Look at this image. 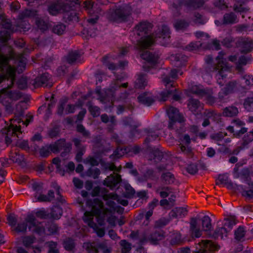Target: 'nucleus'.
<instances>
[{
  "label": "nucleus",
  "instance_id": "obj_2",
  "mask_svg": "<svg viewBox=\"0 0 253 253\" xmlns=\"http://www.w3.org/2000/svg\"><path fill=\"white\" fill-rule=\"evenodd\" d=\"M159 32L161 33H156V36L152 35L142 38L138 42L140 56L146 61L143 68L146 71L149 70L150 68L157 66V64L160 63L159 56L158 54H152L143 50L152 46L157 41L163 45H166L169 42L170 36L169 28L166 26H163Z\"/></svg>",
  "mask_w": 253,
  "mask_h": 253
},
{
  "label": "nucleus",
  "instance_id": "obj_35",
  "mask_svg": "<svg viewBox=\"0 0 253 253\" xmlns=\"http://www.w3.org/2000/svg\"><path fill=\"white\" fill-rule=\"evenodd\" d=\"M17 61H18V67L16 69V71L18 73H20L22 72L25 69L26 65V58L23 55L20 54L17 57Z\"/></svg>",
  "mask_w": 253,
  "mask_h": 253
},
{
  "label": "nucleus",
  "instance_id": "obj_36",
  "mask_svg": "<svg viewBox=\"0 0 253 253\" xmlns=\"http://www.w3.org/2000/svg\"><path fill=\"white\" fill-rule=\"evenodd\" d=\"M35 197L37 198L39 201L41 202H49L51 201L54 198V193L49 191L47 195H36Z\"/></svg>",
  "mask_w": 253,
  "mask_h": 253
},
{
  "label": "nucleus",
  "instance_id": "obj_23",
  "mask_svg": "<svg viewBox=\"0 0 253 253\" xmlns=\"http://www.w3.org/2000/svg\"><path fill=\"white\" fill-rule=\"evenodd\" d=\"M120 175L118 174L111 175L104 180V184L111 189H113L120 182Z\"/></svg>",
  "mask_w": 253,
  "mask_h": 253
},
{
  "label": "nucleus",
  "instance_id": "obj_31",
  "mask_svg": "<svg viewBox=\"0 0 253 253\" xmlns=\"http://www.w3.org/2000/svg\"><path fill=\"white\" fill-rule=\"evenodd\" d=\"M152 27L151 24L147 22L140 23L136 27V30L138 32V35H140L141 33H146Z\"/></svg>",
  "mask_w": 253,
  "mask_h": 253
},
{
  "label": "nucleus",
  "instance_id": "obj_24",
  "mask_svg": "<svg viewBox=\"0 0 253 253\" xmlns=\"http://www.w3.org/2000/svg\"><path fill=\"white\" fill-rule=\"evenodd\" d=\"M226 135L225 133L219 132L212 135L211 138L218 145H224L231 141L229 138L224 139Z\"/></svg>",
  "mask_w": 253,
  "mask_h": 253
},
{
  "label": "nucleus",
  "instance_id": "obj_62",
  "mask_svg": "<svg viewBox=\"0 0 253 253\" xmlns=\"http://www.w3.org/2000/svg\"><path fill=\"white\" fill-rule=\"evenodd\" d=\"M109 57L108 56L104 57L103 58V63L108 67V69L111 70H115L116 69V66L113 64H108L107 61L109 60Z\"/></svg>",
  "mask_w": 253,
  "mask_h": 253
},
{
  "label": "nucleus",
  "instance_id": "obj_56",
  "mask_svg": "<svg viewBox=\"0 0 253 253\" xmlns=\"http://www.w3.org/2000/svg\"><path fill=\"white\" fill-rule=\"evenodd\" d=\"M79 58V55L76 52L70 53L68 55V61L69 63H72L76 61Z\"/></svg>",
  "mask_w": 253,
  "mask_h": 253
},
{
  "label": "nucleus",
  "instance_id": "obj_8",
  "mask_svg": "<svg viewBox=\"0 0 253 253\" xmlns=\"http://www.w3.org/2000/svg\"><path fill=\"white\" fill-rule=\"evenodd\" d=\"M8 57L0 54V69L4 71L5 69V73L3 76L0 75V83L7 78L10 79V84L8 85V87L12 86L15 80L16 70L14 68L8 65Z\"/></svg>",
  "mask_w": 253,
  "mask_h": 253
},
{
  "label": "nucleus",
  "instance_id": "obj_22",
  "mask_svg": "<svg viewBox=\"0 0 253 253\" xmlns=\"http://www.w3.org/2000/svg\"><path fill=\"white\" fill-rule=\"evenodd\" d=\"M239 85L236 81L230 82L219 93V98L222 100L224 96L231 92L234 89L237 87Z\"/></svg>",
  "mask_w": 253,
  "mask_h": 253
},
{
  "label": "nucleus",
  "instance_id": "obj_54",
  "mask_svg": "<svg viewBox=\"0 0 253 253\" xmlns=\"http://www.w3.org/2000/svg\"><path fill=\"white\" fill-rule=\"evenodd\" d=\"M8 224L11 226L12 229L16 226V218L14 215L10 214L7 217Z\"/></svg>",
  "mask_w": 253,
  "mask_h": 253
},
{
  "label": "nucleus",
  "instance_id": "obj_38",
  "mask_svg": "<svg viewBox=\"0 0 253 253\" xmlns=\"http://www.w3.org/2000/svg\"><path fill=\"white\" fill-rule=\"evenodd\" d=\"M224 23L232 24L237 22V16L233 13L226 14L224 16Z\"/></svg>",
  "mask_w": 253,
  "mask_h": 253
},
{
  "label": "nucleus",
  "instance_id": "obj_41",
  "mask_svg": "<svg viewBox=\"0 0 253 253\" xmlns=\"http://www.w3.org/2000/svg\"><path fill=\"white\" fill-rule=\"evenodd\" d=\"M162 178L167 184H170L174 182V177L173 174L170 172L164 173L162 176Z\"/></svg>",
  "mask_w": 253,
  "mask_h": 253
},
{
  "label": "nucleus",
  "instance_id": "obj_30",
  "mask_svg": "<svg viewBox=\"0 0 253 253\" xmlns=\"http://www.w3.org/2000/svg\"><path fill=\"white\" fill-rule=\"evenodd\" d=\"M239 113L238 109L235 106H229L225 108L223 111L222 115L225 117H232L236 116Z\"/></svg>",
  "mask_w": 253,
  "mask_h": 253
},
{
  "label": "nucleus",
  "instance_id": "obj_48",
  "mask_svg": "<svg viewBox=\"0 0 253 253\" xmlns=\"http://www.w3.org/2000/svg\"><path fill=\"white\" fill-rule=\"evenodd\" d=\"M62 210L58 207H55L52 211L51 216L54 219H58L61 215Z\"/></svg>",
  "mask_w": 253,
  "mask_h": 253
},
{
  "label": "nucleus",
  "instance_id": "obj_19",
  "mask_svg": "<svg viewBox=\"0 0 253 253\" xmlns=\"http://www.w3.org/2000/svg\"><path fill=\"white\" fill-rule=\"evenodd\" d=\"M84 7L88 10V14L92 17L87 19L88 22L92 24L96 23L98 20V16L96 14H95V7L93 6V2L90 0L85 1L84 2Z\"/></svg>",
  "mask_w": 253,
  "mask_h": 253
},
{
  "label": "nucleus",
  "instance_id": "obj_5",
  "mask_svg": "<svg viewBox=\"0 0 253 253\" xmlns=\"http://www.w3.org/2000/svg\"><path fill=\"white\" fill-rule=\"evenodd\" d=\"M47 214L43 209L37 211L33 213L27 215L26 220L29 224V229L30 231L35 232L39 234H42L44 232L45 229L41 223H38L36 217L40 218H45Z\"/></svg>",
  "mask_w": 253,
  "mask_h": 253
},
{
  "label": "nucleus",
  "instance_id": "obj_64",
  "mask_svg": "<svg viewBox=\"0 0 253 253\" xmlns=\"http://www.w3.org/2000/svg\"><path fill=\"white\" fill-rule=\"evenodd\" d=\"M13 253H29L24 248L21 247H16L13 250Z\"/></svg>",
  "mask_w": 253,
  "mask_h": 253
},
{
  "label": "nucleus",
  "instance_id": "obj_45",
  "mask_svg": "<svg viewBox=\"0 0 253 253\" xmlns=\"http://www.w3.org/2000/svg\"><path fill=\"white\" fill-rule=\"evenodd\" d=\"M188 25V23L187 22L182 20L176 21L174 24V26L177 30H183L187 27Z\"/></svg>",
  "mask_w": 253,
  "mask_h": 253
},
{
  "label": "nucleus",
  "instance_id": "obj_49",
  "mask_svg": "<svg viewBox=\"0 0 253 253\" xmlns=\"http://www.w3.org/2000/svg\"><path fill=\"white\" fill-rule=\"evenodd\" d=\"M65 30V26L63 24H58L54 27L53 31L54 33L61 35Z\"/></svg>",
  "mask_w": 253,
  "mask_h": 253
},
{
  "label": "nucleus",
  "instance_id": "obj_13",
  "mask_svg": "<svg viewBox=\"0 0 253 253\" xmlns=\"http://www.w3.org/2000/svg\"><path fill=\"white\" fill-rule=\"evenodd\" d=\"M219 249L216 244L210 240H203L196 245L195 253H210Z\"/></svg>",
  "mask_w": 253,
  "mask_h": 253
},
{
  "label": "nucleus",
  "instance_id": "obj_25",
  "mask_svg": "<svg viewBox=\"0 0 253 253\" xmlns=\"http://www.w3.org/2000/svg\"><path fill=\"white\" fill-rule=\"evenodd\" d=\"M188 107L189 110L195 114H198L201 112L203 106L200 102L196 100L191 99L188 103Z\"/></svg>",
  "mask_w": 253,
  "mask_h": 253
},
{
  "label": "nucleus",
  "instance_id": "obj_51",
  "mask_svg": "<svg viewBox=\"0 0 253 253\" xmlns=\"http://www.w3.org/2000/svg\"><path fill=\"white\" fill-rule=\"evenodd\" d=\"M64 246L66 250L70 251L74 247V243L71 239H68L64 242Z\"/></svg>",
  "mask_w": 253,
  "mask_h": 253
},
{
  "label": "nucleus",
  "instance_id": "obj_52",
  "mask_svg": "<svg viewBox=\"0 0 253 253\" xmlns=\"http://www.w3.org/2000/svg\"><path fill=\"white\" fill-rule=\"evenodd\" d=\"M87 173L88 175L92 176L94 178H96L99 175L100 170L97 168H92L88 170Z\"/></svg>",
  "mask_w": 253,
  "mask_h": 253
},
{
  "label": "nucleus",
  "instance_id": "obj_28",
  "mask_svg": "<svg viewBox=\"0 0 253 253\" xmlns=\"http://www.w3.org/2000/svg\"><path fill=\"white\" fill-rule=\"evenodd\" d=\"M187 214V211L183 208H176L173 209L169 213L171 218H181Z\"/></svg>",
  "mask_w": 253,
  "mask_h": 253
},
{
  "label": "nucleus",
  "instance_id": "obj_43",
  "mask_svg": "<svg viewBox=\"0 0 253 253\" xmlns=\"http://www.w3.org/2000/svg\"><path fill=\"white\" fill-rule=\"evenodd\" d=\"M245 230L244 227H240L235 231V236L237 240H242L245 235Z\"/></svg>",
  "mask_w": 253,
  "mask_h": 253
},
{
  "label": "nucleus",
  "instance_id": "obj_61",
  "mask_svg": "<svg viewBox=\"0 0 253 253\" xmlns=\"http://www.w3.org/2000/svg\"><path fill=\"white\" fill-rule=\"evenodd\" d=\"M125 189L127 191L125 195L126 197H130L134 194V189L129 184H126L125 185Z\"/></svg>",
  "mask_w": 253,
  "mask_h": 253
},
{
  "label": "nucleus",
  "instance_id": "obj_46",
  "mask_svg": "<svg viewBox=\"0 0 253 253\" xmlns=\"http://www.w3.org/2000/svg\"><path fill=\"white\" fill-rule=\"evenodd\" d=\"M245 109L248 111H253V98H247L244 104Z\"/></svg>",
  "mask_w": 253,
  "mask_h": 253
},
{
  "label": "nucleus",
  "instance_id": "obj_57",
  "mask_svg": "<svg viewBox=\"0 0 253 253\" xmlns=\"http://www.w3.org/2000/svg\"><path fill=\"white\" fill-rule=\"evenodd\" d=\"M35 238L32 237H25L23 239V243L26 247L30 246L34 241Z\"/></svg>",
  "mask_w": 253,
  "mask_h": 253
},
{
  "label": "nucleus",
  "instance_id": "obj_50",
  "mask_svg": "<svg viewBox=\"0 0 253 253\" xmlns=\"http://www.w3.org/2000/svg\"><path fill=\"white\" fill-rule=\"evenodd\" d=\"M243 81L244 82L245 84L247 86H250L253 85V77L251 75H246L243 79Z\"/></svg>",
  "mask_w": 253,
  "mask_h": 253
},
{
  "label": "nucleus",
  "instance_id": "obj_53",
  "mask_svg": "<svg viewBox=\"0 0 253 253\" xmlns=\"http://www.w3.org/2000/svg\"><path fill=\"white\" fill-rule=\"evenodd\" d=\"M9 37V33L7 31H3L0 32V41L5 42Z\"/></svg>",
  "mask_w": 253,
  "mask_h": 253
},
{
  "label": "nucleus",
  "instance_id": "obj_26",
  "mask_svg": "<svg viewBox=\"0 0 253 253\" xmlns=\"http://www.w3.org/2000/svg\"><path fill=\"white\" fill-rule=\"evenodd\" d=\"M138 101L146 105L149 106L154 101V99L150 92H144L138 96Z\"/></svg>",
  "mask_w": 253,
  "mask_h": 253
},
{
  "label": "nucleus",
  "instance_id": "obj_9",
  "mask_svg": "<svg viewBox=\"0 0 253 253\" xmlns=\"http://www.w3.org/2000/svg\"><path fill=\"white\" fill-rule=\"evenodd\" d=\"M20 123L21 119H19L10 120V125L1 130L2 133L5 135V140L7 145L10 144L12 141L11 136L18 137V135L21 133L20 127L17 126Z\"/></svg>",
  "mask_w": 253,
  "mask_h": 253
},
{
  "label": "nucleus",
  "instance_id": "obj_4",
  "mask_svg": "<svg viewBox=\"0 0 253 253\" xmlns=\"http://www.w3.org/2000/svg\"><path fill=\"white\" fill-rule=\"evenodd\" d=\"M182 72L180 70L174 69L171 70L170 77H165L163 78V81L165 83L167 88L169 86L170 84V89L166 91H163L161 93V99L163 101H166L169 97H172L175 100H178L180 98V95L177 93V89L173 86V84H171L172 80L176 79L179 75H181Z\"/></svg>",
  "mask_w": 253,
  "mask_h": 253
},
{
  "label": "nucleus",
  "instance_id": "obj_55",
  "mask_svg": "<svg viewBox=\"0 0 253 253\" xmlns=\"http://www.w3.org/2000/svg\"><path fill=\"white\" fill-rule=\"evenodd\" d=\"M89 111L93 117L98 116L100 112L99 108L97 106H91L89 108Z\"/></svg>",
  "mask_w": 253,
  "mask_h": 253
},
{
  "label": "nucleus",
  "instance_id": "obj_10",
  "mask_svg": "<svg viewBox=\"0 0 253 253\" xmlns=\"http://www.w3.org/2000/svg\"><path fill=\"white\" fill-rule=\"evenodd\" d=\"M53 164L55 166L57 172L64 176L66 173H70L75 169V166L73 162L67 160H61L58 158H55L52 160Z\"/></svg>",
  "mask_w": 253,
  "mask_h": 253
},
{
  "label": "nucleus",
  "instance_id": "obj_39",
  "mask_svg": "<svg viewBox=\"0 0 253 253\" xmlns=\"http://www.w3.org/2000/svg\"><path fill=\"white\" fill-rule=\"evenodd\" d=\"M190 140H191V139H190L189 135H185L183 136V139L181 140L182 143L181 144V146L180 147L181 150L182 152L186 151L187 152H190V150L189 148L186 147L185 146L183 145L184 144H185V145L189 144L190 142Z\"/></svg>",
  "mask_w": 253,
  "mask_h": 253
},
{
  "label": "nucleus",
  "instance_id": "obj_6",
  "mask_svg": "<svg viewBox=\"0 0 253 253\" xmlns=\"http://www.w3.org/2000/svg\"><path fill=\"white\" fill-rule=\"evenodd\" d=\"M236 223V219L233 216L224 219L221 224L218 222V227L214 231L213 237L215 238L224 239L227 236L228 233Z\"/></svg>",
  "mask_w": 253,
  "mask_h": 253
},
{
  "label": "nucleus",
  "instance_id": "obj_3",
  "mask_svg": "<svg viewBox=\"0 0 253 253\" xmlns=\"http://www.w3.org/2000/svg\"><path fill=\"white\" fill-rule=\"evenodd\" d=\"M216 64L214 70L216 72L215 77L217 83L222 85L227 80L228 75L231 73V66H230L224 58V54L220 52L216 58Z\"/></svg>",
  "mask_w": 253,
  "mask_h": 253
},
{
  "label": "nucleus",
  "instance_id": "obj_20",
  "mask_svg": "<svg viewBox=\"0 0 253 253\" xmlns=\"http://www.w3.org/2000/svg\"><path fill=\"white\" fill-rule=\"evenodd\" d=\"M218 180L221 183L225 184L227 188L229 189L236 191L240 190V189H242V187L241 185H238L233 183L231 181L229 180L228 176L227 174L219 175L218 176Z\"/></svg>",
  "mask_w": 253,
  "mask_h": 253
},
{
  "label": "nucleus",
  "instance_id": "obj_37",
  "mask_svg": "<svg viewBox=\"0 0 253 253\" xmlns=\"http://www.w3.org/2000/svg\"><path fill=\"white\" fill-rule=\"evenodd\" d=\"M75 107L71 105H67L65 106L64 103H61L59 108V112L62 113L64 111L65 113H70L74 112Z\"/></svg>",
  "mask_w": 253,
  "mask_h": 253
},
{
  "label": "nucleus",
  "instance_id": "obj_59",
  "mask_svg": "<svg viewBox=\"0 0 253 253\" xmlns=\"http://www.w3.org/2000/svg\"><path fill=\"white\" fill-rule=\"evenodd\" d=\"M49 248V253H57L58 250L56 248V244L55 242H51L48 243Z\"/></svg>",
  "mask_w": 253,
  "mask_h": 253
},
{
  "label": "nucleus",
  "instance_id": "obj_58",
  "mask_svg": "<svg viewBox=\"0 0 253 253\" xmlns=\"http://www.w3.org/2000/svg\"><path fill=\"white\" fill-rule=\"evenodd\" d=\"M28 80L26 78H22L18 82V87L21 89H24L27 87Z\"/></svg>",
  "mask_w": 253,
  "mask_h": 253
},
{
  "label": "nucleus",
  "instance_id": "obj_40",
  "mask_svg": "<svg viewBox=\"0 0 253 253\" xmlns=\"http://www.w3.org/2000/svg\"><path fill=\"white\" fill-rule=\"evenodd\" d=\"M28 225L29 227V224L27 222V220H26V223L22 222L18 223L17 225H16V226L13 228V230H15L17 232H25L26 230L27 227Z\"/></svg>",
  "mask_w": 253,
  "mask_h": 253
},
{
  "label": "nucleus",
  "instance_id": "obj_7",
  "mask_svg": "<svg viewBox=\"0 0 253 253\" xmlns=\"http://www.w3.org/2000/svg\"><path fill=\"white\" fill-rule=\"evenodd\" d=\"M211 228V219L207 215L204 216L201 220V225H198L195 219L191 221L190 229L193 236L199 238L202 235V231H209Z\"/></svg>",
  "mask_w": 253,
  "mask_h": 253
},
{
  "label": "nucleus",
  "instance_id": "obj_34",
  "mask_svg": "<svg viewBox=\"0 0 253 253\" xmlns=\"http://www.w3.org/2000/svg\"><path fill=\"white\" fill-rule=\"evenodd\" d=\"M252 140H253V129L252 132L247 136H245L240 143L238 144V147L240 149L245 148Z\"/></svg>",
  "mask_w": 253,
  "mask_h": 253
},
{
  "label": "nucleus",
  "instance_id": "obj_17",
  "mask_svg": "<svg viewBox=\"0 0 253 253\" xmlns=\"http://www.w3.org/2000/svg\"><path fill=\"white\" fill-rule=\"evenodd\" d=\"M83 247L85 249L88 253H97L98 249H100L103 253H110L111 249L106 246L105 243L99 244L97 248V245L95 243H85L84 244Z\"/></svg>",
  "mask_w": 253,
  "mask_h": 253
},
{
  "label": "nucleus",
  "instance_id": "obj_29",
  "mask_svg": "<svg viewBox=\"0 0 253 253\" xmlns=\"http://www.w3.org/2000/svg\"><path fill=\"white\" fill-rule=\"evenodd\" d=\"M240 46L242 48V52H248L253 48V42L250 39H244L241 41Z\"/></svg>",
  "mask_w": 253,
  "mask_h": 253
},
{
  "label": "nucleus",
  "instance_id": "obj_21",
  "mask_svg": "<svg viewBox=\"0 0 253 253\" xmlns=\"http://www.w3.org/2000/svg\"><path fill=\"white\" fill-rule=\"evenodd\" d=\"M50 76L48 73H44L40 77L37 78L34 84L35 87L51 86L49 82Z\"/></svg>",
  "mask_w": 253,
  "mask_h": 253
},
{
  "label": "nucleus",
  "instance_id": "obj_33",
  "mask_svg": "<svg viewBox=\"0 0 253 253\" xmlns=\"http://www.w3.org/2000/svg\"><path fill=\"white\" fill-rule=\"evenodd\" d=\"M147 79L145 75L140 74L138 75V77L135 81V87L137 88H142L147 85Z\"/></svg>",
  "mask_w": 253,
  "mask_h": 253
},
{
  "label": "nucleus",
  "instance_id": "obj_47",
  "mask_svg": "<svg viewBox=\"0 0 253 253\" xmlns=\"http://www.w3.org/2000/svg\"><path fill=\"white\" fill-rule=\"evenodd\" d=\"M162 236L158 233H155L153 235L149 237L147 240L150 241L153 244H156L158 241L161 240Z\"/></svg>",
  "mask_w": 253,
  "mask_h": 253
},
{
  "label": "nucleus",
  "instance_id": "obj_16",
  "mask_svg": "<svg viewBox=\"0 0 253 253\" xmlns=\"http://www.w3.org/2000/svg\"><path fill=\"white\" fill-rule=\"evenodd\" d=\"M168 115L169 119V127L172 128L174 123H181L183 121V116L179 113L178 110L173 107H169L167 110Z\"/></svg>",
  "mask_w": 253,
  "mask_h": 253
},
{
  "label": "nucleus",
  "instance_id": "obj_15",
  "mask_svg": "<svg viewBox=\"0 0 253 253\" xmlns=\"http://www.w3.org/2000/svg\"><path fill=\"white\" fill-rule=\"evenodd\" d=\"M65 145V142L64 140L61 139L58 140L53 144L42 148L40 151V154L43 157H45L48 155L50 152L57 153L59 152Z\"/></svg>",
  "mask_w": 253,
  "mask_h": 253
},
{
  "label": "nucleus",
  "instance_id": "obj_44",
  "mask_svg": "<svg viewBox=\"0 0 253 253\" xmlns=\"http://www.w3.org/2000/svg\"><path fill=\"white\" fill-rule=\"evenodd\" d=\"M122 247V253H130L131 250L130 244L125 240H122L120 242Z\"/></svg>",
  "mask_w": 253,
  "mask_h": 253
},
{
  "label": "nucleus",
  "instance_id": "obj_27",
  "mask_svg": "<svg viewBox=\"0 0 253 253\" xmlns=\"http://www.w3.org/2000/svg\"><path fill=\"white\" fill-rule=\"evenodd\" d=\"M229 60L234 63L237 65V69L240 70V66L246 65L247 60L244 56L239 57L237 55H231L229 57Z\"/></svg>",
  "mask_w": 253,
  "mask_h": 253
},
{
  "label": "nucleus",
  "instance_id": "obj_60",
  "mask_svg": "<svg viewBox=\"0 0 253 253\" xmlns=\"http://www.w3.org/2000/svg\"><path fill=\"white\" fill-rule=\"evenodd\" d=\"M84 163L91 166H96L99 163L98 161L96 159L92 157H90L86 159L84 161Z\"/></svg>",
  "mask_w": 253,
  "mask_h": 253
},
{
  "label": "nucleus",
  "instance_id": "obj_11",
  "mask_svg": "<svg viewBox=\"0 0 253 253\" xmlns=\"http://www.w3.org/2000/svg\"><path fill=\"white\" fill-rule=\"evenodd\" d=\"M131 8L129 5H125L115 10H111L109 15L111 21L120 22L126 21L130 14Z\"/></svg>",
  "mask_w": 253,
  "mask_h": 253
},
{
  "label": "nucleus",
  "instance_id": "obj_32",
  "mask_svg": "<svg viewBox=\"0 0 253 253\" xmlns=\"http://www.w3.org/2000/svg\"><path fill=\"white\" fill-rule=\"evenodd\" d=\"M48 11L51 14L55 15L59 13L64 12V9L60 4H54L49 7Z\"/></svg>",
  "mask_w": 253,
  "mask_h": 253
},
{
  "label": "nucleus",
  "instance_id": "obj_1",
  "mask_svg": "<svg viewBox=\"0 0 253 253\" xmlns=\"http://www.w3.org/2000/svg\"><path fill=\"white\" fill-rule=\"evenodd\" d=\"M103 199L106 201V204L107 208L104 207L103 203L100 200L97 198L94 199L91 204L87 202V205L91 207V211H85L83 218L84 221L89 227L92 228L99 237L103 236L105 231L104 229L98 228L96 224L94 222V216H95L96 220L100 225L104 224L106 221L111 226H115L117 223L121 226L125 223L124 219L122 217L118 218L116 215V213H121L123 209L117 206L115 201L118 204H120L124 206H127L128 204L126 200H121L117 195L113 193L104 195Z\"/></svg>",
  "mask_w": 253,
  "mask_h": 253
},
{
  "label": "nucleus",
  "instance_id": "obj_12",
  "mask_svg": "<svg viewBox=\"0 0 253 253\" xmlns=\"http://www.w3.org/2000/svg\"><path fill=\"white\" fill-rule=\"evenodd\" d=\"M19 95L16 92L9 91L7 88L0 90V103H2L8 111H11L13 100H17Z\"/></svg>",
  "mask_w": 253,
  "mask_h": 253
},
{
  "label": "nucleus",
  "instance_id": "obj_63",
  "mask_svg": "<svg viewBox=\"0 0 253 253\" xmlns=\"http://www.w3.org/2000/svg\"><path fill=\"white\" fill-rule=\"evenodd\" d=\"M201 46V44L199 42H191L187 47L189 50H195Z\"/></svg>",
  "mask_w": 253,
  "mask_h": 253
},
{
  "label": "nucleus",
  "instance_id": "obj_18",
  "mask_svg": "<svg viewBox=\"0 0 253 253\" xmlns=\"http://www.w3.org/2000/svg\"><path fill=\"white\" fill-rule=\"evenodd\" d=\"M127 85V83L121 84L120 81L117 80L114 82V84L111 86V88L107 89L105 91V95L104 96L101 97V101L104 102L106 100L111 101L112 103V97L113 96V91L116 89V88H120L123 87L126 88Z\"/></svg>",
  "mask_w": 253,
  "mask_h": 253
},
{
  "label": "nucleus",
  "instance_id": "obj_14",
  "mask_svg": "<svg viewBox=\"0 0 253 253\" xmlns=\"http://www.w3.org/2000/svg\"><path fill=\"white\" fill-rule=\"evenodd\" d=\"M189 89L190 92L204 97L209 104L212 105L214 103V98L213 97L210 92H207L204 89L202 85H194L189 87Z\"/></svg>",
  "mask_w": 253,
  "mask_h": 253
},
{
  "label": "nucleus",
  "instance_id": "obj_42",
  "mask_svg": "<svg viewBox=\"0 0 253 253\" xmlns=\"http://www.w3.org/2000/svg\"><path fill=\"white\" fill-rule=\"evenodd\" d=\"M10 159L14 163L20 164L24 160L23 155L17 153L16 152L11 154L10 156Z\"/></svg>",
  "mask_w": 253,
  "mask_h": 253
}]
</instances>
